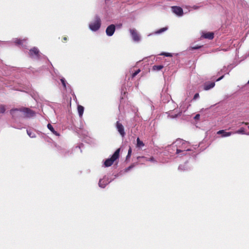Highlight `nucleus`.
Masks as SVG:
<instances>
[{
	"instance_id": "obj_14",
	"label": "nucleus",
	"mask_w": 249,
	"mask_h": 249,
	"mask_svg": "<svg viewBox=\"0 0 249 249\" xmlns=\"http://www.w3.org/2000/svg\"><path fill=\"white\" fill-rule=\"evenodd\" d=\"M136 146L138 148H142L144 146V143L142 141H141L139 137H138L137 139Z\"/></svg>"
},
{
	"instance_id": "obj_21",
	"label": "nucleus",
	"mask_w": 249,
	"mask_h": 249,
	"mask_svg": "<svg viewBox=\"0 0 249 249\" xmlns=\"http://www.w3.org/2000/svg\"><path fill=\"white\" fill-rule=\"evenodd\" d=\"M234 133L242 134H245L244 128L243 127L241 128L240 129L236 131Z\"/></svg>"
},
{
	"instance_id": "obj_2",
	"label": "nucleus",
	"mask_w": 249,
	"mask_h": 249,
	"mask_svg": "<svg viewBox=\"0 0 249 249\" xmlns=\"http://www.w3.org/2000/svg\"><path fill=\"white\" fill-rule=\"evenodd\" d=\"M120 151V148L117 149L110 158L105 160L104 165L106 167L110 166L113 164L114 161L119 158Z\"/></svg>"
},
{
	"instance_id": "obj_1",
	"label": "nucleus",
	"mask_w": 249,
	"mask_h": 249,
	"mask_svg": "<svg viewBox=\"0 0 249 249\" xmlns=\"http://www.w3.org/2000/svg\"><path fill=\"white\" fill-rule=\"evenodd\" d=\"M18 111L22 112L23 113V117L26 118L32 117L35 114V113L34 111L27 107H23L19 109H12L10 110V113L13 117H14L16 115V112Z\"/></svg>"
},
{
	"instance_id": "obj_26",
	"label": "nucleus",
	"mask_w": 249,
	"mask_h": 249,
	"mask_svg": "<svg viewBox=\"0 0 249 249\" xmlns=\"http://www.w3.org/2000/svg\"><path fill=\"white\" fill-rule=\"evenodd\" d=\"M60 81L63 85L64 88H66V81H65V79L63 78L61 79Z\"/></svg>"
},
{
	"instance_id": "obj_35",
	"label": "nucleus",
	"mask_w": 249,
	"mask_h": 249,
	"mask_svg": "<svg viewBox=\"0 0 249 249\" xmlns=\"http://www.w3.org/2000/svg\"><path fill=\"white\" fill-rule=\"evenodd\" d=\"M248 83L249 84V81H248Z\"/></svg>"
},
{
	"instance_id": "obj_17",
	"label": "nucleus",
	"mask_w": 249,
	"mask_h": 249,
	"mask_svg": "<svg viewBox=\"0 0 249 249\" xmlns=\"http://www.w3.org/2000/svg\"><path fill=\"white\" fill-rule=\"evenodd\" d=\"M47 127L53 134L58 135V134L54 130L53 126L50 124H48Z\"/></svg>"
},
{
	"instance_id": "obj_30",
	"label": "nucleus",
	"mask_w": 249,
	"mask_h": 249,
	"mask_svg": "<svg viewBox=\"0 0 249 249\" xmlns=\"http://www.w3.org/2000/svg\"><path fill=\"white\" fill-rule=\"evenodd\" d=\"M67 39H68L67 37H66V36H64V37H63L62 41L63 42H65V41H66L67 40Z\"/></svg>"
},
{
	"instance_id": "obj_24",
	"label": "nucleus",
	"mask_w": 249,
	"mask_h": 249,
	"mask_svg": "<svg viewBox=\"0 0 249 249\" xmlns=\"http://www.w3.org/2000/svg\"><path fill=\"white\" fill-rule=\"evenodd\" d=\"M141 71L140 69L137 70L135 72L132 73V78L135 77Z\"/></svg>"
},
{
	"instance_id": "obj_16",
	"label": "nucleus",
	"mask_w": 249,
	"mask_h": 249,
	"mask_svg": "<svg viewBox=\"0 0 249 249\" xmlns=\"http://www.w3.org/2000/svg\"><path fill=\"white\" fill-rule=\"evenodd\" d=\"M188 151H190V149H187V150H182L180 149H177L176 154H179L180 153H182V154H181V156H185L186 155V152Z\"/></svg>"
},
{
	"instance_id": "obj_22",
	"label": "nucleus",
	"mask_w": 249,
	"mask_h": 249,
	"mask_svg": "<svg viewBox=\"0 0 249 249\" xmlns=\"http://www.w3.org/2000/svg\"><path fill=\"white\" fill-rule=\"evenodd\" d=\"M161 55H164L167 57H172V54L169 53H162L160 54Z\"/></svg>"
},
{
	"instance_id": "obj_10",
	"label": "nucleus",
	"mask_w": 249,
	"mask_h": 249,
	"mask_svg": "<svg viewBox=\"0 0 249 249\" xmlns=\"http://www.w3.org/2000/svg\"><path fill=\"white\" fill-rule=\"evenodd\" d=\"M234 133L232 132H226L224 130H221L217 132L218 134H222V137H223L230 136Z\"/></svg>"
},
{
	"instance_id": "obj_25",
	"label": "nucleus",
	"mask_w": 249,
	"mask_h": 249,
	"mask_svg": "<svg viewBox=\"0 0 249 249\" xmlns=\"http://www.w3.org/2000/svg\"><path fill=\"white\" fill-rule=\"evenodd\" d=\"M131 153H132V149H131V147L129 146V148L128 151L127 155L126 156V159H128L130 157V156L131 155Z\"/></svg>"
},
{
	"instance_id": "obj_33",
	"label": "nucleus",
	"mask_w": 249,
	"mask_h": 249,
	"mask_svg": "<svg viewBox=\"0 0 249 249\" xmlns=\"http://www.w3.org/2000/svg\"><path fill=\"white\" fill-rule=\"evenodd\" d=\"M132 167V166H129L127 169V170H129Z\"/></svg>"
},
{
	"instance_id": "obj_13",
	"label": "nucleus",
	"mask_w": 249,
	"mask_h": 249,
	"mask_svg": "<svg viewBox=\"0 0 249 249\" xmlns=\"http://www.w3.org/2000/svg\"><path fill=\"white\" fill-rule=\"evenodd\" d=\"M107 184V180L105 179H101L99 180V186L102 188H105Z\"/></svg>"
},
{
	"instance_id": "obj_20",
	"label": "nucleus",
	"mask_w": 249,
	"mask_h": 249,
	"mask_svg": "<svg viewBox=\"0 0 249 249\" xmlns=\"http://www.w3.org/2000/svg\"><path fill=\"white\" fill-rule=\"evenodd\" d=\"M27 133L29 136L32 138H34L36 137L35 133L31 131L30 130H27Z\"/></svg>"
},
{
	"instance_id": "obj_11",
	"label": "nucleus",
	"mask_w": 249,
	"mask_h": 249,
	"mask_svg": "<svg viewBox=\"0 0 249 249\" xmlns=\"http://www.w3.org/2000/svg\"><path fill=\"white\" fill-rule=\"evenodd\" d=\"M201 37L204 38H207L209 39H212L214 37V34L212 32H208L203 33L201 36Z\"/></svg>"
},
{
	"instance_id": "obj_18",
	"label": "nucleus",
	"mask_w": 249,
	"mask_h": 249,
	"mask_svg": "<svg viewBox=\"0 0 249 249\" xmlns=\"http://www.w3.org/2000/svg\"><path fill=\"white\" fill-rule=\"evenodd\" d=\"M163 68L162 65H154L153 66V70L154 71H160Z\"/></svg>"
},
{
	"instance_id": "obj_23",
	"label": "nucleus",
	"mask_w": 249,
	"mask_h": 249,
	"mask_svg": "<svg viewBox=\"0 0 249 249\" xmlns=\"http://www.w3.org/2000/svg\"><path fill=\"white\" fill-rule=\"evenodd\" d=\"M5 111V106L3 105L0 106V113H3Z\"/></svg>"
},
{
	"instance_id": "obj_29",
	"label": "nucleus",
	"mask_w": 249,
	"mask_h": 249,
	"mask_svg": "<svg viewBox=\"0 0 249 249\" xmlns=\"http://www.w3.org/2000/svg\"><path fill=\"white\" fill-rule=\"evenodd\" d=\"M199 117H200V115L199 114H197L195 117H194V119L195 120H198L199 119Z\"/></svg>"
},
{
	"instance_id": "obj_12",
	"label": "nucleus",
	"mask_w": 249,
	"mask_h": 249,
	"mask_svg": "<svg viewBox=\"0 0 249 249\" xmlns=\"http://www.w3.org/2000/svg\"><path fill=\"white\" fill-rule=\"evenodd\" d=\"M26 39H21L16 38L14 40V43L16 45H23L26 42Z\"/></svg>"
},
{
	"instance_id": "obj_27",
	"label": "nucleus",
	"mask_w": 249,
	"mask_h": 249,
	"mask_svg": "<svg viewBox=\"0 0 249 249\" xmlns=\"http://www.w3.org/2000/svg\"><path fill=\"white\" fill-rule=\"evenodd\" d=\"M200 47H201L200 46L197 45V46L191 47V49H192V50H196V49H198L200 48Z\"/></svg>"
},
{
	"instance_id": "obj_36",
	"label": "nucleus",
	"mask_w": 249,
	"mask_h": 249,
	"mask_svg": "<svg viewBox=\"0 0 249 249\" xmlns=\"http://www.w3.org/2000/svg\"><path fill=\"white\" fill-rule=\"evenodd\" d=\"M248 128L249 129V126H248Z\"/></svg>"
},
{
	"instance_id": "obj_9",
	"label": "nucleus",
	"mask_w": 249,
	"mask_h": 249,
	"mask_svg": "<svg viewBox=\"0 0 249 249\" xmlns=\"http://www.w3.org/2000/svg\"><path fill=\"white\" fill-rule=\"evenodd\" d=\"M215 86V83L213 82H206L204 85V89L205 90H209L213 88Z\"/></svg>"
},
{
	"instance_id": "obj_4",
	"label": "nucleus",
	"mask_w": 249,
	"mask_h": 249,
	"mask_svg": "<svg viewBox=\"0 0 249 249\" xmlns=\"http://www.w3.org/2000/svg\"><path fill=\"white\" fill-rule=\"evenodd\" d=\"M173 12L178 16H182L183 15V11L179 6H174L171 7Z\"/></svg>"
},
{
	"instance_id": "obj_28",
	"label": "nucleus",
	"mask_w": 249,
	"mask_h": 249,
	"mask_svg": "<svg viewBox=\"0 0 249 249\" xmlns=\"http://www.w3.org/2000/svg\"><path fill=\"white\" fill-rule=\"evenodd\" d=\"M199 96V95L198 93H196L194 96V98H193V99L194 100H196V99L197 98H198Z\"/></svg>"
},
{
	"instance_id": "obj_19",
	"label": "nucleus",
	"mask_w": 249,
	"mask_h": 249,
	"mask_svg": "<svg viewBox=\"0 0 249 249\" xmlns=\"http://www.w3.org/2000/svg\"><path fill=\"white\" fill-rule=\"evenodd\" d=\"M167 30V27L162 28L155 32V34H160Z\"/></svg>"
},
{
	"instance_id": "obj_5",
	"label": "nucleus",
	"mask_w": 249,
	"mask_h": 249,
	"mask_svg": "<svg viewBox=\"0 0 249 249\" xmlns=\"http://www.w3.org/2000/svg\"><path fill=\"white\" fill-rule=\"evenodd\" d=\"M29 55L32 57H36V58H39V51L37 48L34 47L30 50Z\"/></svg>"
},
{
	"instance_id": "obj_15",
	"label": "nucleus",
	"mask_w": 249,
	"mask_h": 249,
	"mask_svg": "<svg viewBox=\"0 0 249 249\" xmlns=\"http://www.w3.org/2000/svg\"><path fill=\"white\" fill-rule=\"evenodd\" d=\"M77 110L80 117H82L84 112V108L81 105H78Z\"/></svg>"
},
{
	"instance_id": "obj_8",
	"label": "nucleus",
	"mask_w": 249,
	"mask_h": 249,
	"mask_svg": "<svg viewBox=\"0 0 249 249\" xmlns=\"http://www.w3.org/2000/svg\"><path fill=\"white\" fill-rule=\"evenodd\" d=\"M116 127L117 129L120 134V135L124 137L125 135V132L124 130V127L122 124L120 123L119 122H117L116 123Z\"/></svg>"
},
{
	"instance_id": "obj_32",
	"label": "nucleus",
	"mask_w": 249,
	"mask_h": 249,
	"mask_svg": "<svg viewBox=\"0 0 249 249\" xmlns=\"http://www.w3.org/2000/svg\"><path fill=\"white\" fill-rule=\"evenodd\" d=\"M241 124H245L246 125H248L249 124V123L248 122H242Z\"/></svg>"
},
{
	"instance_id": "obj_7",
	"label": "nucleus",
	"mask_w": 249,
	"mask_h": 249,
	"mask_svg": "<svg viewBox=\"0 0 249 249\" xmlns=\"http://www.w3.org/2000/svg\"><path fill=\"white\" fill-rule=\"evenodd\" d=\"M130 33L134 41L138 42L140 40V37L135 29H130Z\"/></svg>"
},
{
	"instance_id": "obj_34",
	"label": "nucleus",
	"mask_w": 249,
	"mask_h": 249,
	"mask_svg": "<svg viewBox=\"0 0 249 249\" xmlns=\"http://www.w3.org/2000/svg\"><path fill=\"white\" fill-rule=\"evenodd\" d=\"M150 159H151V160H154V158L153 157H152V158H150Z\"/></svg>"
},
{
	"instance_id": "obj_6",
	"label": "nucleus",
	"mask_w": 249,
	"mask_h": 249,
	"mask_svg": "<svg viewBox=\"0 0 249 249\" xmlns=\"http://www.w3.org/2000/svg\"><path fill=\"white\" fill-rule=\"evenodd\" d=\"M115 31V26L114 24H111L106 29V34L108 36H112Z\"/></svg>"
},
{
	"instance_id": "obj_31",
	"label": "nucleus",
	"mask_w": 249,
	"mask_h": 249,
	"mask_svg": "<svg viewBox=\"0 0 249 249\" xmlns=\"http://www.w3.org/2000/svg\"><path fill=\"white\" fill-rule=\"evenodd\" d=\"M224 77V75H222V76H221L220 77H219V78H218L217 80H216V81H220V80H221Z\"/></svg>"
},
{
	"instance_id": "obj_3",
	"label": "nucleus",
	"mask_w": 249,
	"mask_h": 249,
	"mask_svg": "<svg viewBox=\"0 0 249 249\" xmlns=\"http://www.w3.org/2000/svg\"><path fill=\"white\" fill-rule=\"evenodd\" d=\"M101 24V21L100 18L98 16H96L94 20L89 24V27L91 30L96 31L100 28Z\"/></svg>"
}]
</instances>
